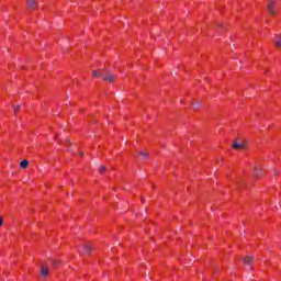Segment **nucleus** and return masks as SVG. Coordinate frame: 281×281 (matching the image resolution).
<instances>
[{"mask_svg":"<svg viewBox=\"0 0 281 281\" xmlns=\"http://www.w3.org/2000/svg\"><path fill=\"white\" fill-rule=\"evenodd\" d=\"M218 27H223V24H218Z\"/></svg>","mask_w":281,"mask_h":281,"instance_id":"obj_19","label":"nucleus"},{"mask_svg":"<svg viewBox=\"0 0 281 281\" xmlns=\"http://www.w3.org/2000/svg\"><path fill=\"white\" fill-rule=\"evenodd\" d=\"M143 203H146V200L142 199Z\"/></svg>","mask_w":281,"mask_h":281,"instance_id":"obj_20","label":"nucleus"},{"mask_svg":"<svg viewBox=\"0 0 281 281\" xmlns=\"http://www.w3.org/2000/svg\"><path fill=\"white\" fill-rule=\"evenodd\" d=\"M274 45H276V47H278V48L281 47V35H276V36H274Z\"/></svg>","mask_w":281,"mask_h":281,"instance_id":"obj_6","label":"nucleus"},{"mask_svg":"<svg viewBox=\"0 0 281 281\" xmlns=\"http://www.w3.org/2000/svg\"><path fill=\"white\" fill-rule=\"evenodd\" d=\"M140 157H143V159H148V153L146 151H139Z\"/></svg>","mask_w":281,"mask_h":281,"instance_id":"obj_13","label":"nucleus"},{"mask_svg":"<svg viewBox=\"0 0 281 281\" xmlns=\"http://www.w3.org/2000/svg\"><path fill=\"white\" fill-rule=\"evenodd\" d=\"M92 77L93 78H104V74H102V72H99L98 70H94V71H92Z\"/></svg>","mask_w":281,"mask_h":281,"instance_id":"obj_9","label":"nucleus"},{"mask_svg":"<svg viewBox=\"0 0 281 281\" xmlns=\"http://www.w3.org/2000/svg\"><path fill=\"white\" fill-rule=\"evenodd\" d=\"M92 250H93V248L91 247V245H89V244L83 245L85 254H91Z\"/></svg>","mask_w":281,"mask_h":281,"instance_id":"obj_7","label":"nucleus"},{"mask_svg":"<svg viewBox=\"0 0 281 281\" xmlns=\"http://www.w3.org/2000/svg\"><path fill=\"white\" fill-rule=\"evenodd\" d=\"M3 225V218H0V227Z\"/></svg>","mask_w":281,"mask_h":281,"instance_id":"obj_17","label":"nucleus"},{"mask_svg":"<svg viewBox=\"0 0 281 281\" xmlns=\"http://www.w3.org/2000/svg\"><path fill=\"white\" fill-rule=\"evenodd\" d=\"M41 276L42 278H47V276H49V269L46 266H42Z\"/></svg>","mask_w":281,"mask_h":281,"instance_id":"obj_4","label":"nucleus"},{"mask_svg":"<svg viewBox=\"0 0 281 281\" xmlns=\"http://www.w3.org/2000/svg\"><path fill=\"white\" fill-rule=\"evenodd\" d=\"M52 265H53V267H56V266L58 265V261L53 260V261H52Z\"/></svg>","mask_w":281,"mask_h":281,"instance_id":"obj_16","label":"nucleus"},{"mask_svg":"<svg viewBox=\"0 0 281 281\" xmlns=\"http://www.w3.org/2000/svg\"><path fill=\"white\" fill-rule=\"evenodd\" d=\"M105 170H106V167H105V166H101V167L99 168L100 175H103V172H105Z\"/></svg>","mask_w":281,"mask_h":281,"instance_id":"obj_15","label":"nucleus"},{"mask_svg":"<svg viewBox=\"0 0 281 281\" xmlns=\"http://www.w3.org/2000/svg\"><path fill=\"white\" fill-rule=\"evenodd\" d=\"M26 5L29 10H34L38 5V2L36 0H27Z\"/></svg>","mask_w":281,"mask_h":281,"instance_id":"obj_3","label":"nucleus"},{"mask_svg":"<svg viewBox=\"0 0 281 281\" xmlns=\"http://www.w3.org/2000/svg\"><path fill=\"white\" fill-rule=\"evenodd\" d=\"M274 172H276V175H278V170H276Z\"/></svg>","mask_w":281,"mask_h":281,"instance_id":"obj_21","label":"nucleus"},{"mask_svg":"<svg viewBox=\"0 0 281 281\" xmlns=\"http://www.w3.org/2000/svg\"><path fill=\"white\" fill-rule=\"evenodd\" d=\"M261 172H262V169H260L258 167H254V176L256 177V179H258V177H260Z\"/></svg>","mask_w":281,"mask_h":281,"instance_id":"obj_8","label":"nucleus"},{"mask_svg":"<svg viewBox=\"0 0 281 281\" xmlns=\"http://www.w3.org/2000/svg\"><path fill=\"white\" fill-rule=\"evenodd\" d=\"M254 262V258L247 256L244 258V265H251Z\"/></svg>","mask_w":281,"mask_h":281,"instance_id":"obj_11","label":"nucleus"},{"mask_svg":"<svg viewBox=\"0 0 281 281\" xmlns=\"http://www.w3.org/2000/svg\"><path fill=\"white\" fill-rule=\"evenodd\" d=\"M19 111H21V105H14L13 106V112L19 113Z\"/></svg>","mask_w":281,"mask_h":281,"instance_id":"obj_14","label":"nucleus"},{"mask_svg":"<svg viewBox=\"0 0 281 281\" xmlns=\"http://www.w3.org/2000/svg\"><path fill=\"white\" fill-rule=\"evenodd\" d=\"M102 80H104L105 82H115V75H112V74L106 71L103 75V79Z\"/></svg>","mask_w":281,"mask_h":281,"instance_id":"obj_2","label":"nucleus"},{"mask_svg":"<svg viewBox=\"0 0 281 281\" xmlns=\"http://www.w3.org/2000/svg\"><path fill=\"white\" fill-rule=\"evenodd\" d=\"M245 144L246 143L238 144V140H235L234 144H233V148L243 149V148H245Z\"/></svg>","mask_w":281,"mask_h":281,"instance_id":"obj_5","label":"nucleus"},{"mask_svg":"<svg viewBox=\"0 0 281 281\" xmlns=\"http://www.w3.org/2000/svg\"><path fill=\"white\" fill-rule=\"evenodd\" d=\"M30 166V161L29 160H22L20 162V167L23 168L25 170V168H27Z\"/></svg>","mask_w":281,"mask_h":281,"instance_id":"obj_10","label":"nucleus"},{"mask_svg":"<svg viewBox=\"0 0 281 281\" xmlns=\"http://www.w3.org/2000/svg\"><path fill=\"white\" fill-rule=\"evenodd\" d=\"M194 111H196V109H201V101H195L193 104H192Z\"/></svg>","mask_w":281,"mask_h":281,"instance_id":"obj_12","label":"nucleus"},{"mask_svg":"<svg viewBox=\"0 0 281 281\" xmlns=\"http://www.w3.org/2000/svg\"><path fill=\"white\" fill-rule=\"evenodd\" d=\"M267 11L269 12V14H271V16H276V2L274 1H271L270 3H268Z\"/></svg>","mask_w":281,"mask_h":281,"instance_id":"obj_1","label":"nucleus"},{"mask_svg":"<svg viewBox=\"0 0 281 281\" xmlns=\"http://www.w3.org/2000/svg\"><path fill=\"white\" fill-rule=\"evenodd\" d=\"M65 144H66V146H67V144H69V139H66V140H65Z\"/></svg>","mask_w":281,"mask_h":281,"instance_id":"obj_18","label":"nucleus"}]
</instances>
